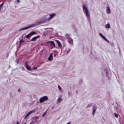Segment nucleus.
<instances>
[{
    "mask_svg": "<svg viewBox=\"0 0 124 124\" xmlns=\"http://www.w3.org/2000/svg\"><path fill=\"white\" fill-rule=\"evenodd\" d=\"M48 96H44L42 97L41 98H40L39 102H40V103H43V102H44V101H47V100H48Z\"/></svg>",
    "mask_w": 124,
    "mask_h": 124,
    "instance_id": "f257e3e1",
    "label": "nucleus"
},
{
    "mask_svg": "<svg viewBox=\"0 0 124 124\" xmlns=\"http://www.w3.org/2000/svg\"><path fill=\"white\" fill-rule=\"evenodd\" d=\"M82 9L83 11L85 12L87 17H90V14H89V10L88 8L85 6V5L83 6Z\"/></svg>",
    "mask_w": 124,
    "mask_h": 124,
    "instance_id": "f03ea898",
    "label": "nucleus"
},
{
    "mask_svg": "<svg viewBox=\"0 0 124 124\" xmlns=\"http://www.w3.org/2000/svg\"><path fill=\"white\" fill-rule=\"evenodd\" d=\"M34 34H36V32L35 31H32L31 33H29L28 35H27L25 37L26 38H30V37H31V36H32V35H34Z\"/></svg>",
    "mask_w": 124,
    "mask_h": 124,
    "instance_id": "7ed1b4c3",
    "label": "nucleus"
},
{
    "mask_svg": "<svg viewBox=\"0 0 124 124\" xmlns=\"http://www.w3.org/2000/svg\"><path fill=\"white\" fill-rule=\"evenodd\" d=\"M49 43L50 44V45L52 48L56 47V44L54 41H48L47 42V44H49Z\"/></svg>",
    "mask_w": 124,
    "mask_h": 124,
    "instance_id": "20e7f679",
    "label": "nucleus"
},
{
    "mask_svg": "<svg viewBox=\"0 0 124 124\" xmlns=\"http://www.w3.org/2000/svg\"><path fill=\"white\" fill-rule=\"evenodd\" d=\"M34 109L32 110L31 111H30L29 112H28L26 115L25 116V119L26 120V119H27V118H28V117H29V116H30V115H31V113H34Z\"/></svg>",
    "mask_w": 124,
    "mask_h": 124,
    "instance_id": "39448f33",
    "label": "nucleus"
},
{
    "mask_svg": "<svg viewBox=\"0 0 124 124\" xmlns=\"http://www.w3.org/2000/svg\"><path fill=\"white\" fill-rule=\"evenodd\" d=\"M50 17L48 18L47 21H50L51 19H53L55 16H56V14H52L51 15H49Z\"/></svg>",
    "mask_w": 124,
    "mask_h": 124,
    "instance_id": "423d86ee",
    "label": "nucleus"
},
{
    "mask_svg": "<svg viewBox=\"0 0 124 124\" xmlns=\"http://www.w3.org/2000/svg\"><path fill=\"white\" fill-rule=\"evenodd\" d=\"M40 37V35L35 36L31 40V41H36V40L38 39V38H39Z\"/></svg>",
    "mask_w": 124,
    "mask_h": 124,
    "instance_id": "0eeeda50",
    "label": "nucleus"
},
{
    "mask_svg": "<svg viewBox=\"0 0 124 124\" xmlns=\"http://www.w3.org/2000/svg\"><path fill=\"white\" fill-rule=\"evenodd\" d=\"M99 35L101 37V38L104 39V40H105V41H107V42L109 43V41L108 40H107V38H106V37L105 36H103V35L102 34H101V33H99Z\"/></svg>",
    "mask_w": 124,
    "mask_h": 124,
    "instance_id": "6e6552de",
    "label": "nucleus"
},
{
    "mask_svg": "<svg viewBox=\"0 0 124 124\" xmlns=\"http://www.w3.org/2000/svg\"><path fill=\"white\" fill-rule=\"evenodd\" d=\"M34 26H35V25H34V24L33 25H31V26L23 28L22 29V30L23 31H25V30H28V29H30L31 28H32V27H34Z\"/></svg>",
    "mask_w": 124,
    "mask_h": 124,
    "instance_id": "1a4fd4ad",
    "label": "nucleus"
},
{
    "mask_svg": "<svg viewBox=\"0 0 124 124\" xmlns=\"http://www.w3.org/2000/svg\"><path fill=\"white\" fill-rule=\"evenodd\" d=\"M25 65L26 66V68L27 70H29V71H31V67L29 66V65H28V62L26 61L25 62Z\"/></svg>",
    "mask_w": 124,
    "mask_h": 124,
    "instance_id": "9d476101",
    "label": "nucleus"
},
{
    "mask_svg": "<svg viewBox=\"0 0 124 124\" xmlns=\"http://www.w3.org/2000/svg\"><path fill=\"white\" fill-rule=\"evenodd\" d=\"M55 41L56 43H57L59 47H60V48H62V43L60 42V41L57 40Z\"/></svg>",
    "mask_w": 124,
    "mask_h": 124,
    "instance_id": "9b49d317",
    "label": "nucleus"
},
{
    "mask_svg": "<svg viewBox=\"0 0 124 124\" xmlns=\"http://www.w3.org/2000/svg\"><path fill=\"white\" fill-rule=\"evenodd\" d=\"M107 12L108 14H111V10L110 9V7H107Z\"/></svg>",
    "mask_w": 124,
    "mask_h": 124,
    "instance_id": "f8f14e48",
    "label": "nucleus"
},
{
    "mask_svg": "<svg viewBox=\"0 0 124 124\" xmlns=\"http://www.w3.org/2000/svg\"><path fill=\"white\" fill-rule=\"evenodd\" d=\"M52 58H53V53L50 54L48 58V61H52Z\"/></svg>",
    "mask_w": 124,
    "mask_h": 124,
    "instance_id": "ddd939ff",
    "label": "nucleus"
},
{
    "mask_svg": "<svg viewBox=\"0 0 124 124\" xmlns=\"http://www.w3.org/2000/svg\"><path fill=\"white\" fill-rule=\"evenodd\" d=\"M93 116H94V114L95 113V111H96V109H95V106L93 107Z\"/></svg>",
    "mask_w": 124,
    "mask_h": 124,
    "instance_id": "4468645a",
    "label": "nucleus"
},
{
    "mask_svg": "<svg viewBox=\"0 0 124 124\" xmlns=\"http://www.w3.org/2000/svg\"><path fill=\"white\" fill-rule=\"evenodd\" d=\"M68 42L70 44H73V40L72 39H69Z\"/></svg>",
    "mask_w": 124,
    "mask_h": 124,
    "instance_id": "2eb2a0df",
    "label": "nucleus"
},
{
    "mask_svg": "<svg viewBox=\"0 0 124 124\" xmlns=\"http://www.w3.org/2000/svg\"><path fill=\"white\" fill-rule=\"evenodd\" d=\"M106 29H110L111 28V26L110 25V24H108L106 25Z\"/></svg>",
    "mask_w": 124,
    "mask_h": 124,
    "instance_id": "dca6fc26",
    "label": "nucleus"
},
{
    "mask_svg": "<svg viewBox=\"0 0 124 124\" xmlns=\"http://www.w3.org/2000/svg\"><path fill=\"white\" fill-rule=\"evenodd\" d=\"M25 42V41H24L23 40H20V42H19V44L21 45V44H22V43Z\"/></svg>",
    "mask_w": 124,
    "mask_h": 124,
    "instance_id": "f3484780",
    "label": "nucleus"
},
{
    "mask_svg": "<svg viewBox=\"0 0 124 124\" xmlns=\"http://www.w3.org/2000/svg\"><path fill=\"white\" fill-rule=\"evenodd\" d=\"M3 4H4V2H3V3H2L0 5V8H1L3 6Z\"/></svg>",
    "mask_w": 124,
    "mask_h": 124,
    "instance_id": "a211bd4d",
    "label": "nucleus"
},
{
    "mask_svg": "<svg viewBox=\"0 0 124 124\" xmlns=\"http://www.w3.org/2000/svg\"><path fill=\"white\" fill-rule=\"evenodd\" d=\"M62 99L61 98H59L57 100L58 102H61Z\"/></svg>",
    "mask_w": 124,
    "mask_h": 124,
    "instance_id": "6ab92c4d",
    "label": "nucleus"
},
{
    "mask_svg": "<svg viewBox=\"0 0 124 124\" xmlns=\"http://www.w3.org/2000/svg\"><path fill=\"white\" fill-rule=\"evenodd\" d=\"M114 116L115 118H118V117H119V115H118V114L116 113H114Z\"/></svg>",
    "mask_w": 124,
    "mask_h": 124,
    "instance_id": "aec40b11",
    "label": "nucleus"
},
{
    "mask_svg": "<svg viewBox=\"0 0 124 124\" xmlns=\"http://www.w3.org/2000/svg\"><path fill=\"white\" fill-rule=\"evenodd\" d=\"M92 106H93V105H92V104H89L87 107L89 108V107H92Z\"/></svg>",
    "mask_w": 124,
    "mask_h": 124,
    "instance_id": "412c9836",
    "label": "nucleus"
},
{
    "mask_svg": "<svg viewBox=\"0 0 124 124\" xmlns=\"http://www.w3.org/2000/svg\"><path fill=\"white\" fill-rule=\"evenodd\" d=\"M58 89H59V91H62V88L60 87V85L58 86Z\"/></svg>",
    "mask_w": 124,
    "mask_h": 124,
    "instance_id": "4be33fe9",
    "label": "nucleus"
},
{
    "mask_svg": "<svg viewBox=\"0 0 124 124\" xmlns=\"http://www.w3.org/2000/svg\"><path fill=\"white\" fill-rule=\"evenodd\" d=\"M35 120H38V119H39V117H38V116H36L35 117Z\"/></svg>",
    "mask_w": 124,
    "mask_h": 124,
    "instance_id": "5701e85b",
    "label": "nucleus"
},
{
    "mask_svg": "<svg viewBox=\"0 0 124 124\" xmlns=\"http://www.w3.org/2000/svg\"><path fill=\"white\" fill-rule=\"evenodd\" d=\"M36 69H37V67H34L33 68V70H36Z\"/></svg>",
    "mask_w": 124,
    "mask_h": 124,
    "instance_id": "b1692460",
    "label": "nucleus"
},
{
    "mask_svg": "<svg viewBox=\"0 0 124 124\" xmlns=\"http://www.w3.org/2000/svg\"><path fill=\"white\" fill-rule=\"evenodd\" d=\"M45 115H46V112H45V113L43 114L42 116H43V117H45Z\"/></svg>",
    "mask_w": 124,
    "mask_h": 124,
    "instance_id": "393cba45",
    "label": "nucleus"
},
{
    "mask_svg": "<svg viewBox=\"0 0 124 124\" xmlns=\"http://www.w3.org/2000/svg\"><path fill=\"white\" fill-rule=\"evenodd\" d=\"M16 1L19 3V2H20V0H16Z\"/></svg>",
    "mask_w": 124,
    "mask_h": 124,
    "instance_id": "a878e982",
    "label": "nucleus"
},
{
    "mask_svg": "<svg viewBox=\"0 0 124 124\" xmlns=\"http://www.w3.org/2000/svg\"><path fill=\"white\" fill-rule=\"evenodd\" d=\"M18 92L19 93H20V92H21V89H18Z\"/></svg>",
    "mask_w": 124,
    "mask_h": 124,
    "instance_id": "bb28decb",
    "label": "nucleus"
},
{
    "mask_svg": "<svg viewBox=\"0 0 124 124\" xmlns=\"http://www.w3.org/2000/svg\"><path fill=\"white\" fill-rule=\"evenodd\" d=\"M16 124H20V123H19V122L17 121V122H16Z\"/></svg>",
    "mask_w": 124,
    "mask_h": 124,
    "instance_id": "cd10ccee",
    "label": "nucleus"
},
{
    "mask_svg": "<svg viewBox=\"0 0 124 124\" xmlns=\"http://www.w3.org/2000/svg\"><path fill=\"white\" fill-rule=\"evenodd\" d=\"M24 124H26V123H24Z\"/></svg>",
    "mask_w": 124,
    "mask_h": 124,
    "instance_id": "c85d7f7f",
    "label": "nucleus"
}]
</instances>
